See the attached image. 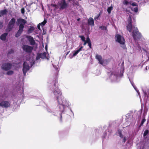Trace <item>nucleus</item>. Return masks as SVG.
I'll list each match as a JSON object with an SVG mask.
<instances>
[{"mask_svg": "<svg viewBox=\"0 0 149 149\" xmlns=\"http://www.w3.org/2000/svg\"><path fill=\"white\" fill-rule=\"evenodd\" d=\"M54 88L52 91V94L55 97L57 101L58 107L60 112L59 113L61 116L60 121H61V112H64L67 109V108H69L70 106V103L68 100L62 96V92L58 86L57 81L56 80L54 81Z\"/></svg>", "mask_w": 149, "mask_h": 149, "instance_id": "f257e3e1", "label": "nucleus"}, {"mask_svg": "<svg viewBox=\"0 0 149 149\" xmlns=\"http://www.w3.org/2000/svg\"><path fill=\"white\" fill-rule=\"evenodd\" d=\"M132 19L131 16L129 15V17L127 19L128 24L127 26V28L128 31L131 32L132 31V36L134 40L136 41L139 39L141 37V35L138 31L136 27H132Z\"/></svg>", "mask_w": 149, "mask_h": 149, "instance_id": "f03ea898", "label": "nucleus"}, {"mask_svg": "<svg viewBox=\"0 0 149 149\" xmlns=\"http://www.w3.org/2000/svg\"><path fill=\"white\" fill-rule=\"evenodd\" d=\"M123 72H119L113 71L111 73H109V79L111 81H117L123 75Z\"/></svg>", "mask_w": 149, "mask_h": 149, "instance_id": "7ed1b4c3", "label": "nucleus"}, {"mask_svg": "<svg viewBox=\"0 0 149 149\" xmlns=\"http://www.w3.org/2000/svg\"><path fill=\"white\" fill-rule=\"evenodd\" d=\"M34 62V60L31 58L29 59H27L26 61L24 62L23 67V72L24 75L26 72L29 70L30 66L31 67L33 65Z\"/></svg>", "mask_w": 149, "mask_h": 149, "instance_id": "20e7f679", "label": "nucleus"}, {"mask_svg": "<svg viewBox=\"0 0 149 149\" xmlns=\"http://www.w3.org/2000/svg\"><path fill=\"white\" fill-rule=\"evenodd\" d=\"M115 40L116 42L120 44L122 47L123 49L126 48L125 40L122 36L119 34H116L115 37Z\"/></svg>", "mask_w": 149, "mask_h": 149, "instance_id": "39448f33", "label": "nucleus"}, {"mask_svg": "<svg viewBox=\"0 0 149 149\" xmlns=\"http://www.w3.org/2000/svg\"><path fill=\"white\" fill-rule=\"evenodd\" d=\"M68 5V3L65 0H61L58 2V7L60 10L66 9Z\"/></svg>", "mask_w": 149, "mask_h": 149, "instance_id": "423d86ee", "label": "nucleus"}, {"mask_svg": "<svg viewBox=\"0 0 149 149\" xmlns=\"http://www.w3.org/2000/svg\"><path fill=\"white\" fill-rule=\"evenodd\" d=\"M15 19L13 18L9 22L8 26L6 29V31L9 32L10 31V30L13 28L15 24Z\"/></svg>", "mask_w": 149, "mask_h": 149, "instance_id": "0eeeda50", "label": "nucleus"}, {"mask_svg": "<svg viewBox=\"0 0 149 149\" xmlns=\"http://www.w3.org/2000/svg\"><path fill=\"white\" fill-rule=\"evenodd\" d=\"M95 57L96 59L99 61V63L103 65H105L107 64V61L102 59V57L101 56L97 55Z\"/></svg>", "mask_w": 149, "mask_h": 149, "instance_id": "6e6552de", "label": "nucleus"}, {"mask_svg": "<svg viewBox=\"0 0 149 149\" xmlns=\"http://www.w3.org/2000/svg\"><path fill=\"white\" fill-rule=\"evenodd\" d=\"M22 48L24 51L28 53H31L33 49V47L26 45H24Z\"/></svg>", "mask_w": 149, "mask_h": 149, "instance_id": "1a4fd4ad", "label": "nucleus"}, {"mask_svg": "<svg viewBox=\"0 0 149 149\" xmlns=\"http://www.w3.org/2000/svg\"><path fill=\"white\" fill-rule=\"evenodd\" d=\"M17 21L20 24L19 28L23 29L24 26L26 23V20L22 19H17Z\"/></svg>", "mask_w": 149, "mask_h": 149, "instance_id": "9d476101", "label": "nucleus"}, {"mask_svg": "<svg viewBox=\"0 0 149 149\" xmlns=\"http://www.w3.org/2000/svg\"><path fill=\"white\" fill-rule=\"evenodd\" d=\"M10 102L6 101H3L0 103V106L3 107L7 108L10 106Z\"/></svg>", "mask_w": 149, "mask_h": 149, "instance_id": "9b49d317", "label": "nucleus"}, {"mask_svg": "<svg viewBox=\"0 0 149 149\" xmlns=\"http://www.w3.org/2000/svg\"><path fill=\"white\" fill-rule=\"evenodd\" d=\"M1 68L5 70H7L11 68H12V65L9 63H5L2 65Z\"/></svg>", "mask_w": 149, "mask_h": 149, "instance_id": "f8f14e48", "label": "nucleus"}, {"mask_svg": "<svg viewBox=\"0 0 149 149\" xmlns=\"http://www.w3.org/2000/svg\"><path fill=\"white\" fill-rule=\"evenodd\" d=\"M109 126L113 128H116L117 127H118L119 126L118 121H113L110 123Z\"/></svg>", "mask_w": 149, "mask_h": 149, "instance_id": "ddd939ff", "label": "nucleus"}, {"mask_svg": "<svg viewBox=\"0 0 149 149\" xmlns=\"http://www.w3.org/2000/svg\"><path fill=\"white\" fill-rule=\"evenodd\" d=\"M26 38H27L29 42L31 45H34L35 44V42L33 37L30 36H26Z\"/></svg>", "mask_w": 149, "mask_h": 149, "instance_id": "4468645a", "label": "nucleus"}, {"mask_svg": "<svg viewBox=\"0 0 149 149\" xmlns=\"http://www.w3.org/2000/svg\"><path fill=\"white\" fill-rule=\"evenodd\" d=\"M94 21L93 19L91 17H90L88 20V24L89 26H93L94 25Z\"/></svg>", "mask_w": 149, "mask_h": 149, "instance_id": "2eb2a0df", "label": "nucleus"}, {"mask_svg": "<svg viewBox=\"0 0 149 149\" xmlns=\"http://www.w3.org/2000/svg\"><path fill=\"white\" fill-rule=\"evenodd\" d=\"M83 48V46L81 47L78 50L74 51L73 52V56H75L80 52L82 50V49Z\"/></svg>", "mask_w": 149, "mask_h": 149, "instance_id": "dca6fc26", "label": "nucleus"}, {"mask_svg": "<svg viewBox=\"0 0 149 149\" xmlns=\"http://www.w3.org/2000/svg\"><path fill=\"white\" fill-rule=\"evenodd\" d=\"M46 22V20H45V19L44 21L42 22L41 23H40L38 26L37 27L38 29L40 30H41V29L40 28V26H41V27H42L45 24Z\"/></svg>", "mask_w": 149, "mask_h": 149, "instance_id": "f3484780", "label": "nucleus"}, {"mask_svg": "<svg viewBox=\"0 0 149 149\" xmlns=\"http://www.w3.org/2000/svg\"><path fill=\"white\" fill-rule=\"evenodd\" d=\"M130 81L131 82V83L132 86L134 88L135 90L138 93V95H139V96L140 98V100H141V97L140 95V93H139V91L138 90V89L137 88H136V87L134 85V83L132 82L130 80Z\"/></svg>", "mask_w": 149, "mask_h": 149, "instance_id": "a211bd4d", "label": "nucleus"}, {"mask_svg": "<svg viewBox=\"0 0 149 149\" xmlns=\"http://www.w3.org/2000/svg\"><path fill=\"white\" fill-rule=\"evenodd\" d=\"M47 55L48 54L45 52L43 53H42L41 54V58L42 59L46 58L48 60L49 59V58H48L47 56Z\"/></svg>", "mask_w": 149, "mask_h": 149, "instance_id": "6ab92c4d", "label": "nucleus"}, {"mask_svg": "<svg viewBox=\"0 0 149 149\" xmlns=\"http://www.w3.org/2000/svg\"><path fill=\"white\" fill-rule=\"evenodd\" d=\"M7 34L8 33H5L2 34L0 37V39L1 40L3 41L5 40Z\"/></svg>", "mask_w": 149, "mask_h": 149, "instance_id": "aec40b11", "label": "nucleus"}, {"mask_svg": "<svg viewBox=\"0 0 149 149\" xmlns=\"http://www.w3.org/2000/svg\"><path fill=\"white\" fill-rule=\"evenodd\" d=\"M23 29L19 28V30L18 31L17 33L15 35V36L16 37H18L20 36L21 33L23 31Z\"/></svg>", "mask_w": 149, "mask_h": 149, "instance_id": "412c9836", "label": "nucleus"}, {"mask_svg": "<svg viewBox=\"0 0 149 149\" xmlns=\"http://www.w3.org/2000/svg\"><path fill=\"white\" fill-rule=\"evenodd\" d=\"M35 29V28L33 26H31L29 29L28 31V33L29 34L31 33Z\"/></svg>", "mask_w": 149, "mask_h": 149, "instance_id": "4be33fe9", "label": "nucleus"}, {"mask_svg": "<svg viewBox=\"0 0 149 149\" xmlns=\"http://www.w3.org/2000/svg\"><path fill=\"white\" fill-rule=\"evenodd\" d=\"M132 10L134 12L137 13L138 11V8L137 6L131 7Z\"/></svg>", "mask_w": 149, "mask_h": 149, "instance_id": "5701e85b", "label": "nucleus"}, {"mask_svg": "<svg viewBox=\"0 0 149 149\" xmlns=\"http://www.w3.org/2000/svg\"><path fill=\"white\" fill-rule=\"evenodd\" d=\"M7 11L6 10H4L0 11V17L6 14Z\"/></svg>", "mask_w": 149, "mask_h": 149, "instance_id": "b1692460", "label": "nucleus"}, {"mask_svg": "<svg viewBox=\"0 0 149 149\" xmlns=\"http://www.w3.org/2000/svg\"><path fill=\"white\" fill-rule=\"evenodd\" d=\"M87 42L88 43V45L89 46V47H90V48H91V43L90 41V39L88 37L87 38Z\"/></svg>", "mask_w": 149, "mask_h": 149, "instance_id": "393cba45", "label": "nucleus"}, {"mask_svg": "<svg viewBox=\"0 0 149 149\" xmlns=\"http://www.w3.org/2000/svg\"><path fill=\"white\" fill-rule=\"evenodd\" d=\"M116 134L118 136H119L122 138L123 137V135H122V133L121 131H118V132L116 133Z\"/></svg>", "mask_w": 149, "mask_h": 149, "instance_id": "a878e982", "label": "nucleus"}, {"mask_svg": "<svg viewBox=\"0 0 149 149\" xmlns=\"http://www.w3.org/2000/svg\"><path fill=\"white\" fill-rule=\"evenodd\" d=\"M113 9V7L112 6H111L110 7H109L107 9V12L109 14H110L111 13V11Z\"/></svg>", "mask_w": 149, "mask_h": 149, "instance_id": "bb28decb", "label": "nucleus"}, {"mask_svg": "<svg viewBox=\"0 0 149 149\" xmlns=\"http://www.w3.org/2000/svg\"><path fill=\"white\" fill-rule=\"evenodd\" d=\"M79 37L81 38V40L83 41H85V38L83 36H79Z\"/></svg>", "mask_w": 149, "mask_h": 149, "instance_id": "cd10ccee", "label": "nucleus"}, {"mask_svg": "<svg viewBox=\"0 0 149 149\" xmlns=\"http://www.w3.org/2000/svg\"><path fill=\"white\" fill-rule=\"evenodd\" d=\"M13 73V71H9L7 72V74L8 75H10Z\"/></svg>", "mask_w": 149, "mask_h": 149, "instance_id": "c85d7f7f", "label": "nucleus"}, {"mask_svg": "<svg viewBox=\"0 0 149 149\" xmlns=\"http://www.w3.org/2000/svg\"><path fill=\"white\" fill-rule=\"evenodd\" d=\"M58 63H57L56 64H53V67L56 70H57L58 69L57 67H56V65H58Z\"/></svg>", "mask_w": 149, "mask_h": 149, "instance_id": "c756f323", "label": "nucleus"}, {"mask_svg": "<svg viewBox=\"0 0 149 149\" xmlns=\"http://www.w3.org/2000/svg\"><path fill=\"white\" fill-rule=\"evenodd\" d=\"M144 144H142L140 145V147L139 149H144Z\"/></svg>", "mask_w": 149, "mask_h": 149, "instance_id": "7c9ffc66", "label": "nucleus"}, {"mask_svg": "<svg viewBox=\"0 0 149 149\" xmlns=\"http://www.w3.org/2000/svg\"><path fill=\"white\" fill-rule=\"evenodd\" d=\"M40 58H41V54L38 55L36 57V59L37 60H39Z\"/></svg>", "mask_w": 149, "mask_h": 149, "instance_id": "2f4dec72", "label": "nucleus"}, {"mask_svg": "<svg viewBox=\"0 0 149 149\" xmlns=\"http://www.w3.org/2000/svg\"><path fill=\"white\" fill-rule=\"evenodd\" d=\"M123 4L125 5H127L129 4V3L127 1L125 0L123 2Z\"/></svg>", "mask_w": 149, "mask_h": 149, "instance_id": "473e14b6", "label": "nucleus"}, {"mask_svg": "<svg viewBox=\"0 0 149 149\" xmlns=\"http://www.w3.org/2000/svg\"><path fill=\"white\" fill-rule=\"evenodd\" d=\"M100 28L102 30H106V28L104 26H101L100 27Z\"/></svg>", "mask_w": 149, "mask_h": 149, "instance_id": "72a5a7b5", "label": "nucleus"}, {"mask_svg": "<svg viewBox=\"0 0 149 149\" xmlns=\"http://www.w3.org/2000/svg\"><path fill=\"white\" fill-rule=\"evenodd\" d=\"M51 6H52L54 7V9H55L56 8L57 6L55 4H52L51 5Z\"/></svg>", "mask_w": 149, "mask_h": 149, "instance_id": "f704fd0d", "label": "nucleus"}, {"mask_svg": "<svg viewBox=\"0 0 149 149\" xmlns=\"http://www.w3.org/2000/svg\"><path fill=\"white\" fill-rule=\"evenodd\" d=\"M148 131H145L144 134H143V136H145L148 133Z\"/></svg>", "mask_w": 149, "mask_h": 149, "instance_id": "c9c22d12", "label": "nucleus"}, {"mask_svg": "<svg viewBox=\"0 0 149 149\" xmlns=\"http://www.w3.org/2000/svg\"><path fill=\"white\" fill-rule=\"evenodd\" d=\"M146 121V119L145 118H143L141 121V124L142 125Z\"/></svg>", "mask_w": 149, "mask_h": 149, "instance_id": "e433bc0d", "label": "nucleus"}, {"mask_svg": "<svg viewBox=\"0 0 149 149\" xmlns=\"http://www.w3.org/2000/svg\"><path fill=\"white\" fill-rule=\"evenodd\" d=\"M74 56H73V54H70L69 55V57L71 59Z\"/></svg>", "mask_w": 149, "mask_h": 149, "instance_id": "4c0bfd02", "label": "nucleus"}, {"mask_svg": "<svg viewBox=\"0 0 149 149\" xmlns=\"http://www.w3.org/2000/svg\"><path fill=\"white\" fill-rule=\"evenodd\" d=\"M3 23L1 22H0V29L1 28L3 27Z\"/></svg>", "mask_w": 149, "mask_h": 149, "instance_id": "58836bf2", "label": "nucleus"}, {"mask_svg": "<svg viewBox=\"0 0 149 149\" xmlns=\"http://www.w3.org/2000/svg\"><path fill=\"white\" fill-rule=\"evenodd\" d=\"M132 5L133 6L132 7H134L136 6V3H132Z\"/></svg>", "mask_w": 149, "mask_h": 149, "instance_id": "ea45409f", "label": "nucleus"}, {"mask_svg": "<svg viewBox=\"0 0 149 149\" xmlns=\"http://www.w3.org/2000/svg\"><path fill=\"white\" fill-rule=\"evenodd\" d=\"M21 13L22 14H24V8H22L21 10Z\"/></svg>", "mask_w": 149, "mask_h": 149, "instance_id": "a19ab883", "label": "nucleus"}, {"mask_svg": "<svg viewBox=\"0 0 149 149\" xmlns=\"http://www.w3.org/2000/svg\"><path fill=\"white\" fill-rule=\"evenodd\" d=\"M100 15H97V16H96V17H95V20L97 19H98V18L99 17V16H100Z\"/></svg>", "mask_w": 149, "mask_h": 149, "instance_id": "79ce46f5", "label": "nucleus"}, {"mask_svg": "<svg viewBox=\"0 0 149 149\" xmlns=\"http://www.w3.org/2000/svg\"><path fill=\"white\" fill-rule=\"evenodd\" d=\"M84 45H86V44L87 43V39H86V41H84Z\"/></svg>", "mask_w": 149, "mask_h": 149, "instance_id": "37998d69", "label": "nucleus"}, {"mask_svg": "<svg viewBox=\"0 0 149 149\" xmlns=\"http://www.w3.org/2000/svg\"><path fill=\"white\" fill-rule=\"evenodd\" d=\"M13 52V50H11L9 52V54H11Z\"/></svg>", "mask_w": 149, "mask_h": 149, "instance_id": "c03bdc74", "label": "nucleus"}, {"mask_svg": "<svg viewBox=\"0 0 149 149\" xmlns=\"http://www.w3.org/2000/svg\"><path fill=\"white\" fill-rule=\"evenodd\" d=\"M126 140V139H125V138H124L123 139V141L125 142Z\"/></svg>", "mask_w": 149, "mask_h": 149, "instance_id": "a18cd8bd", "label": "nucleus"}, {"mask_svg": "<svg viewBox=\"0 0 149 149\" xmlns=\"http://www.w3.org/2000/svg\"><path fill=\"white\" fill-rule=\"evenodd\" d=\"M77 21H79L80 20V18H78L77 19Z\"/></svg>", "mask_w": 149, "mask_h": 149, "instance_id": "49530a36", "label": "nucleus"}, {"mask_svg": "<svg viewBox=\"0 0 149 149\" xmlns=\"http://www.w3.org/2000/svg\"><path fill=\"white\" fill-rule=\"evenodd\" d=\"M70 110L71 111V112H72V113H73V112L72 110L71 109H70Z\"/></svg>", "mask_w": 149, "mask_h": 149, "instance_id": "de8ad7c7", "label": "nucleus"}, {"mask_svg": "<svg viewBox=\"0 0 149 149\" xmlns=\"http://www.w3.org/2000/svg\"><path fill=\"white\" fill-rule=\"evenodd\" d=\"M45 49H46V50H47V46H46L45 47Z\"/></svg>", "mask_w": 149, "mask_h": 149, "instance_id": "09e8293b", "label": "nucleus"}, {"mask_svg": "<svg viewBox=\"0 0 149 149\" xmlns=\"http://www.w3.org/2000/svg\"><path fill=\"white\" fill-rule=\"evenodd\" d=\"M122 129H119L118 130H121Z\"/></svg>", "mask_w": 149, "mask_h": 149, "instance_id": "8fccbe9b", "label": "nucleus"}, {"mask_svg": "<svg viewBox=\"0 0 149 149\" xmlns=\"http://www.w3.org/2000/svg\"><path fill=\"white\" fill-rule=\"evenodd\" d=\"M3 0H0V1H3Z\"/></svg>", "mask_w": 149, "mask_h": 149, "instance_id": "3c124183", "label": "nucleus"}]
</instances>
